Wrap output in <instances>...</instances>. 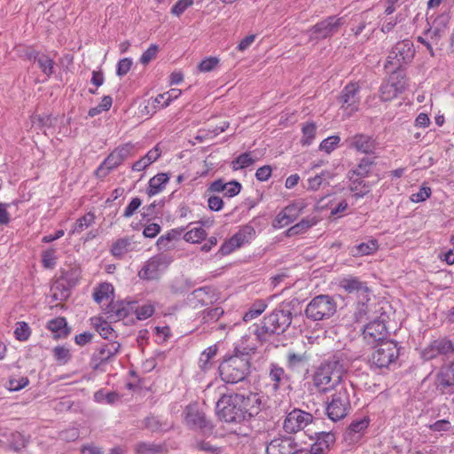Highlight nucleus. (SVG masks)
I'll list each match as a JSON object with an SVG mask.
<instances>
[{
    "label": "nucleus",
    "mask_w": 454,
    "mask_h": 454,
    "mask_svg": "<svg viewBox=\"0 0 454 454\" xmlns=\"http://www.w3.org/2000/svg\"><path fill=\"white\" fill-rule=\"evenodd\" d=\"M360 86L357 82L348 83L338 97L340 108L351 115L357 112L360 105Z\"/></svg>",
    "instance_id": "9d476101"
},
{
    "label": "nucleus",
    "mask_w": 454,
    "mask_h": 454,
    "mask_svg": "<svg viewBox=\"0 0 454 454\" xmlns=\"http://www.w3.org/2000/svg\"><path fill=\"white\" fill-rule=\"evenodd\" d=\"M340 141V137L339 136L328 137L320 143L319 149L330 153L336 148Z\"/></svg>",
    "instance_id": "052dcab7"
},
{
    "label": "nucleus",
    "mask_w": 454,
    "mask_h": 454,
    "mask_svg": "<svg viewBox=\"0 0 454 454\" xmlns=\"http://www.w3.org/2000/svg\"><path fill=\"white\" fill-rule=\"evenodd\" d=\"M370 301V294L358 298L356 310L354 312V318L356 322H362L368 318V301Z\"/></svg>",
    "instance_id": "a19ab883"
},
{
    "label": "nucleus",
    "mask_w": 454,
    "mask_h": 454,
    "mask_svg": "<svg viewBox=\"0 0 454 454\" xmlns=\"http://www.w3.org/2000/svg\"><path fill=\"white\" fill-rule=\"evenodd\" d=\"M161 451V447L153 442H140L135 446L137 454H155Z\"/></svg>",
    "instance_id": "3c124183"
},
{
    "label": "nucleus",
    "mask_w": 454,
    "mask_h": 454,
    "mask_svg": "<svg viewBox=\"0 0 454 454\" xmlns=\"http://www.w3.org/2000/svg\"><path fill=\"white\" fill-rule=\"evenodd\" d=\"M158 51L159 46L156 44H151L150 47L145 51L140 57V62L143 65H147L150 61L156 58Z\"/></svg>",
    "instance_id": "69168bd1"
},
{
    "label": "nucleus",
    "mask_w": 454,
    "mask_h": 454,
    "mask_svg": "<svg viewBox=\"0 0 454 454\" xmlns=\"http://www.w3.org/2000/svg\"><path fill=\"white\" fill-rule=\"evenodd\" d=\"M435 385L442 394L454 391V364L441 368L436 375Z\"/></svg>",
    "instance_id": "f3484780"
},
{
    "label": "nucleus",
    "mask_w": 454,
    "mask_h": 454,
    "mask_svg": "<svg viewBox=\"0 0 454 454\" xmlns=\"http://www.w3.org/2000/svg\"><path fill=\"white\" fill-rule=\"evenodd\" d=\"M121 343L118 341H109L98 347L90 357V367L98 370L103 364L113 360V358L120 352Z\"/></svg>",
    "instance_id": "9b49d317"
},
{
    "label": "nucleus",
    "mask_w": 454,
    "mask_h": 454,
    "mask_svg": "<svg viewBox=\"0 0 454 454\" xmlns=\"http://www.w3.org/2000/svg\"><path fill=\"white\" fill-rule=\"evenodd\" d=\"M14 334L17 340L21 341L27 340L31 334L29 325L26 322H18L16 325Z\"/></svg>",
    "instance_id": "bf43d9fd"
},
{
    "label": "nucleus",
    "mask_w": 454,
    "mask_h": 454,
    "mask_svg": "<svg viewBox=\"0 0 454 454\" xmlns=\"http://www.w3.org/2000/svg\"><path fill=\"white\" fill-rule=\"evenodd\" d=\"M169 176L167 173H159L152 177L148 182V187L146 193L149 197H153L165 189V185L168 184Z\"/></svg>",
    "instance_id": "c756f323"
},
{
    "label": "nucleus",
    "mask_w": 454,
    "mask_h": 454,
    "mask_svg": "<svg viewBox=\"0 0 454 454\" xmlns=\"http://www.w3.org/2000/svg\"><path fill=\"white\" fill-rule=\"evenodd\" d=\"M387 81L391 83L400 93H403L406 89V80L405 74L400 67L395 68V71L391 73Z\"/></svg>",
    "instance_id": "c03bdc74"
},
{
    "label": "nucleus",
    "mask_w": 454,
    "mask_h": 454,
    "mask_svg": "<svg viewBox=\"0 0 454 454\" xmlns=\"http://www.w3.org/2000/svg\"><path fill=\"white\" fill-rule=\"evenodd\" d=\"M294 447H298V444L293 437L281 436L267 444L266 454H291Z\"/></svg>",
    "instance_id": "aec40b11"
},
{
    "label": "nucleus",
    "mask_w": 454,
    "mask_h": 454,
    "mask_svg": "<svg viewBox=\"0 0 454 454\" xmlns=\"http://www.w3.org/2000/svg\"><path fill=\"white\" fill-rule=\"evenodd\" d=\"M303 207L300 203H292L281 210L276 216L275 227L282 228L294 222L301 214Z\"/></svg>",
    "instance_id": "b1692460"
},
{
    "label": "nucleus",
    "mask_w": 454,
    "mask_h": 454,
    "mask_svg": "<svg viewBox=\"0 0 454 454\" xmlns=\"http://www.w3.org/2000/svg\"><path fill=\"white\" fill-rule=\"evenodd\" d=\"M29 384L27 377H20L19 379L10 378L5 385L10 391H19Z\"/></svg>",
    "instance_id": "13d9d810"
},
{
    "label": "nucleus",
    "mask_w": 454,
    "mask_h": 454,
    "mask_svg": "<svg viewBox=\"0 0 454 454\" xmlns=\"http://www.w3.org/2000/svg\"><path fill=\"white\" fill-rule=\"evenodd\" d=\"M348 147L362 153L370 154L375 150V141L372 137L364 134H356L348 139Z\"/></svg>",
    "instance_id": "393cba45"
},
{
    "label": "nucleus",
    "mask_w": 454,
    "mask_h": 454,
    "mask_svg": "<svg viewBox=\"0 0 454 454\" xmlns=\"http://www.w3.org/2000/svg\"><path fill=\"white\" fill-rule=\"evenodd\" d=\"M194 0H178L171 8V13L176 16L183 14L187 8L192 6Z\"/></svg>",
    "instance_id": "338daca9"
},
{
    "label": "nucleus",
    "mask_w": 454,
    "mask_h": 454,
    "mask_svg": "<svg viewBox=\"0 0 454 454\" xmlns=\"http://www.w3.org/2000/svg\"><path fill=\"white\" fill-rule=\"evenodd\" d=\"M145 427L153 433L166 432L172 427V424L162 420L160 417L148 416L145 419Z\"/></svg>",
    "instance_id": "473e14b6"
},
{
    "label": "nucleus",
    "mask_w": 454,
    "mask_h": 454,
    "mask_svg": "<svg viewBox=\"0 0 454 454\" xmlns=\"http://www.w3.org/2000/svg\"><path fill=\"white\" fill-rule=\"evenodd\" d=\"M135 249L134 242L129 237L115 240L110 249L112 255L117 259H122L124 255Z\"/></svg>",
    "instance_id": "c85d7f7f"
},
{
    "label": "nucleus",
    "mask_w": 454,
    "mask_h": 454,
    "mask_svg": "<svg viewBox=\"0 0 454 454\" xmlns=\"http://www.w3.org/2000/svg\"><path fill=\"white\" fill-rule=\"evenodd\" d=\"M399 348L396 341L386 340L377 344L369 357L371 369H388L396 363Z\"/></svg>",
    "instance_id": "423d86ee"
},
{
    "label": "nucleus",
    "mask_w": 454,
    "mask_h": 454,
    "mask_svg": "<svg viewBox=\"0 0 454 454\" xmlns=\"http://www.w3.org/2000/svg\"><path fill=\"white\" fill-rule=\"evenodd\" d=\"M255 236V230L252 225L243 226L236 234L232 236V242L236 247H241L248 243Z\"/></svg>",
    "instance_id": "72a5a7b5"
},
{
    "label": "nucleus",
    "mask_w": 454,
    "mask_h": 454,
    "mask_svg": "<svg viewBox=\"0 0 454 454\" xmlns=\"http://www.w3.org/2000/svg\"><path fill=\"white\" fill-rule=\"evenodd\" d=\"M345 372L344 364L337 355L325 360L317 368L313 374V384L320 394H326L331 390H336L339 386L348 383L342 380Z\"/></svg>",
    "instance_id": "f03ea898"
},
{
    "label": "nucleus",
    "mask_w": 454,
    "mask_h": 454,
    "mask_svg": "<svg viewBox=\"0 0 454 454\" xmlns=\"http://www.w3.org/2000/svg\"><path fill=\"white\" fill-rule=\"evenodd\" d=\"M133 310L138 320H145L153 315L154 307L151 304H144L141 306H137L136 304Z\"/></svg>",
    "instance_id": "6e6d98bb"
},
{
    "label": "nucleus",
    "mask_w": 454,
    "mask_h": 454,
    "mask_svg": "<svg viewBox=\"0 0 454 454\" xmlns=\"http://www.w3.org/2000/svg\"><path fill=\"white\" fill-rule=\"evenodd\" d=\"M314 416L299 408H294L287 412L283 421V430L288 434H294L304 431L314 421Z\"/></svg>",
    "instance_id": "6e6552de"
},
{
    "label": "nucleus",
    "mask_w": 454,
    "mask_h": 454,
    "mask_svg": "<svg viewBox=\"0 0 454 454\" xmlns=\"http://www.w3.org/2000/svg\"><path fill=\"white\" fill-rule=\"evenodd\" d=\"M251 356L248 352L235 348L234 355L224 359L219 365L220 376L227 384L243 383L250 374Z\"/></svg>",
    "instance_id": "20e7f679"
},
{
    "label": "nucleus",
    "mask_w": 454,
    "mask_h": 454,
    "mask_svg": "<svg viewBox=\"0 0 454 454\" xmlns=\"http://www.w3.org/2000/svg\"><path fill=\"white\" fill-rule=\"evenodd\" d=\"M374 161L369 158L361 159L357 166L348 172V175L357 177H366L372 170Z\"/></svg>",
    "instance_id": "ea45409f"
},
{
    "label": "nucleus",
    "mask_w": 454,
    "mask_h": 454,
    "mask_svg": "<svg viewBox=\"0 0 454 454\" xmlns=\"http://www.w3.org/2000/svg\"><path fill=\"white\" fill-rule=\"evenodd\" d=\"M132 59L130 58H124L119 60L116 67V74L120 77L126 75L132 67Z\"/></svg>",
    "instance_id": "0e129e2a"
},
{
    "label": "nucleus",
    "mask_w": 454,
    "mask_h": 454,
    "mask_svg": "<svg viewBox=\"0 0 454 454\" xmlns=\"http://www.w3.org/2000/svg\"><path fill=\"white\" fill-rule=\"evenodd\" d=\"M46 327L53 333L54 339H65L71 333V328L67 325V319L63 317L49 320Z\"/></svg>",
    "instance_id": "bb28decb"
},
{
    "label": "nucleus",
    "mask_w": 454,
    "mask_h": 454,
    "mask_svg": "<svg viewBox=\"0 0 454 454\" xmlns=\"http://www.w3.org/2000/svg\"><path fill=\"white\" fill-rule=\"evenodd\" d=\"M364 337L369 342L385 341L384 339L387 335V330L382 320H373L367 324L364 328Z\"/></svg>",
    "instance_id": "412c9836"
},
{
    "label": "nucleus",
    "mask_w": 454,
    "mask_h": 454,
    "mask_svg": "<svg viewBox=\"0 0 454 454\" xmlns=\"http://www.w3.org/2000/svg\"><path fill=\"white\" fill-rule=\"evenodd\" d=\"M113 292V286L108 283L100 284L99 286L95 290L93 297L95 301L98 303L102 302L105 299L109 297V294Z\"/></svg>",
    "instance_id": "5fc2aeb1"
},
{
    "label": "nucleus",
    "mask_w": 454,
    "mask_h": 454,
    "mask_svg": "<svg viewBox=\"0 0 454 454\" xmlns=\"http://www.w3.org/2000/svg\"><path fill=\"white\" fill-rule=\"evenodd\" d=\"M268 378L271 388L275 392L291 382V376L286 372L282 366L276 363H271L269 365Z\"/></svg>",
    "instance_id": "a211bd4d"
},
{
    "label": "nucleus",
    "mask_w": 454,
    "mask_h": 454,
    "mask_svg": "<svg viewBox=\"0 0 454 454\" xmlns=\"http://www.w3.org/2000/svg\"><path fill=\"white\" fill-rule=\"evenodd\" d=\"M317 127L314 123H307L302 128V139L301 143L303 145H309L316 136Z\"/></svg>",
    "instance_id": "4d7b16f0"
},
{
    "label": "nucleus",
    "mask_w": 454,
    "mask_h": 454,
    "mask_svg": "<svg viewBox=\"0 0 454 454\" xmlns=\"http://www.w3.org/2000/svg\"><path fill=\"white\" fill-rule=\"evenodd\" d=\"M336 310L337 304L334 299L327 294H320L308 303L305 316L313 321H321L333 317Z\"/></svg>",
    "instance_id": "0eeeda50"
},
{
    "label": "nucleus",
    "mask_w": 454,
    "mask_h": 454,
    "mask_svg": "<svg viewBox=\"0 0 454 454\" xmlns=\"http://www.w3.org/2000/svg\"><path fill=\"white\" fill-rule=\"evenodd\" d=\"M55 360L60 364H66L71 359L70 350L64 346H57L52 349Z\"/></svg>",
    "instance_id": "864d4df0"
},
{
    "label": "nucleus",
    "mask_w": 454,
    "mask_h": 454,
    "mask_svg": "<svg viewBox=\"0 0 454 454\" xmlns=\"http://www.w3.org/2000/svg\"><path fill=\"white\" fill-rule=\"evenodd\" d=\"M170 259L165 254H157L151 257L138 271L141 279H157L162 270L168 268Z\"/></svg>",
    "instance_id": "f8f14e48"
},
{
    "label": "nucleus",
    "mask_w": 454,
    "mask_h": 454,
    "mask_svg": "<svg viewBox=\"0 0 454 454\" xmlns=\"http://www.w3.org/2000/svg\"><path fill=\"white\" fill-rule=\"evenodd\" d=\"M255 162V160L252 157L250 152H247L239 155L236 159H234L231 165V168L234 171L246 168Z\"/></svg>",
    "instance_id": "a18cd8bd"
},
{
    "label": "nucleus",
    "mask_w": 454,
    "mask_h": 454,
    "mask_svg": "<svg viewBox=\"0 0 454 454\" xmlns=\"http://www.w3.org/2000/svg\"><path fill=\"white\" fill-rule=\"evenodd\" d=\"M56 250L53 248L47 249L42 254V263L46 269H52L56 265Z\"/></svg>",
    "instance_id": "680f3d73"
},
{
    "label": "nucleus",
    "mask_w": 454,
    "mask_h": 454,
    "mask_svg": "<svg viewBox=\"0 0 454 454\" xmlns=\"http://www.w3.org/2000/svg\"><path fill=\"white\" fill-rule=\"evenodd\" d=\"M207 236L206 231L201 227H196L187 231L184 235V239L187 242L198 243L203 240Z\"/></svg>",
    "instance_id": "603ef678"
},
{
    "label": "nucleus",
    "mask_w": 454,
    "mask_h": 454,
    "mask_svg": "<svg viewBox=\"0 0 454 454\" xmlns=\"http://www.w3.org/2000/svg\"><path fill=\"white\" fill-rule=\"evenodd\" d=\"M27 57L30 60L36 61L41 71L48 77L53 74L54 61L49 56L32 51Z\"/></svg>",
    "instance_id": "7c9ffc66"
},
{
    "label": "nucleus",
    "mask_w": 454,
    "mask_h": 454,
    "mask_svg": "<svg viewBox=\"0 0 454 454\" xmlns=\"http://www.w3.org/2000/svg\"><path fill=\"white\" fill-rule=\"evenodd\" d=\"M95 221V215L91 212L85 214L83 216L80 217L76 220L75 223L73 226L70 234L81 233L86 228L90 226Z\"/></svg>",
    "instance_id": "49530a36"
},
{
    "label": "nucleus",
    "mask_w": 454,
    "mask_h": 454,
    "mask_svg": "<svg viewBox=\"0 0 454 454\" xmlns=\"http://www.w3.org/2000/svg\"><path fill=\"white\" fill-rule=\"evenodd\" d=\"M28 440L20 432H12L9 438V447L14 451H20L24 449Z\"/></svg>",
    "instance_id": "de8ad7c7"
},
{
    "label": "nucleus",
    "mask_w": 454,
    "mask_h": 454,
    "mask_svg": "<svg viewBox=\"0 0 454 454\" xmlns=\"http://www.w3.org/2000/svg\"><path fill=\"white\" fill-rule=\"evenodd\" d=\"M184 231V229H172L169 231H168L166 234L161 235L157 242L156 246L159 247V249H166L168 247V244L171 241L179 239L180 236L182 235Z\"/></svg>",
    "instance_id": "79ce46f5"
},
{
    "label": "nucleus",
    "mask_w": 454,
    "mask_h": 454,
    "mask_svg": "<svg viewBox=\"0 0 454 454\" xmlns=\"http://www.w3.org/2000/svg\"><path fill=\"white\" fill-rule=\"evenodd\" d=\"M91 322L96 331L102 338L112 339L115 336L114 330L107 321L102 319L101 317H93L91 318Z\"/></svg>",
    "instance_id": "c9c22d12"
},
{
    "label": "nucleus",
    "mask_w": 454,
    "mask_h": 454,
    "mask_svg": "<svg viewBox=\"0 0 454 454\" xmlns=\"http://www.w3.org/2000/svg\"><path fill=\"white\" fill-rule=\"evenodd\" d=\"M431 193L432 191L430 187L421 186L418 192L411 195V200L415 203L423 202L431 196Z\"/></svg>",
    "instance_id": "e2e57ef3"
},
{
    "label": "nucleus",
    "mask_w": 454,
    "mask_h": 454,
    "mask_svg": "<svg viewBox=\"0 0 454 454\" xmlns=\"http://www.w3.org/2000/svg\"><path fill=\"white\" fill-rule=\"evenodd\" d=\"M316 442L311 444L309 449L301 448L302 454H327L331 447L335 442V435L332 432L315 433Z\"/></svg>",
    "instance_id": "2eb2a0df"
},
{
    "label": "nucleus",
    "mask_w": 454,
    "mask_h": 454,
    "mask_svg": "<svg viewBox=\"0 0 454 454\" xmlns=\"http://www.w3.org/2000/svg\"><path fill=\"white\" fill-rule=\"evenodd\" d=\"M135 301H112L106 308L108 318L114 321L122 320L130 315L135 309Z\"/></svg>",
    "instance_id": "6ab92c4d"
},
{
    "label": "nucleus",
    "mask_w": 454,
    "mask_h": 454,
    "mask_svg": "<svg viewBox=\"0 0 454 454\" xmlns=\"http://www.w3.org/2000/svg\"><path fill=\"white\" fill-rule=\"evenodd\" d=\"M350 190L355 192L356 198H363L370 192L369 184L364 181V177H357L348 175Z\"/></svg>",
    "instance_id": "f704fd0d"
},
{
    "label": "nucleus",
    "mask_w": 454,
    "mask_h": 454,
    "mask_svg": "<svg viewBox=\"0 0 454 454\" xmlns=\"http://www.w3.org/2000/svg\"><path fill=\"white\" fill-rule=\"evenodd\" d=\"M267 308V304L263 300L255 301L249 309L244 314L243 321L249 322L259 317Z\"/></svg>",
    "instance_id": "37998d69"
},
{
    "label": "nucleus",
    "mask_w": 454,
    "mask_h": 454,
    "mask_svg": "<svg viewBox=\"0 0 454 454\" xmlns=\"http://www.w3.org/2000/svg\"><path fill=\"white\" fill-rule=\"evenodd\" d=\"M217 350V346L212 345L200 354L199 366L202 371H208L212 368L213 363L211 360L216 356Z\"/></svg>",
    "instance_id": "e433bc0d"
},
{
    "label": "nucleus",
    "mask_w": 454,
    "mask_h": 454,
    "mask_svg": "<svg viewBox=\"0 0 454 454\" xmlns=\"http://www.w3.org/2000/svg\"><path fill=\"white\" fill-rule=\"evenodd\" d=\"M368 426L369 419L366 418L353 421L344 434L345 441L349 443L358 442Z\"/></svg>",
    "instance_id": "a878e982"
},
{
    "label": "nucleus",
    "mask_w": 454,
    "mask_h": 454,
    "mask_svg": "<svg viewBox=\"0 0 454 454\" xmlns=\"http://www.w3.org/2000/svg\"><path fill=\"white\" fill-rule=\"evenodd\" d=\"M219 59L215 57H209L203 59L198 66V68L200 72L206 73L210 72L215 69V67L218 65Z\"/></svg>",
    "instance_id": "774afa93"
},
{
    "label": "nucleus",
    "mask_w": 454,
    "mask_h": 454,
    "mask_svg": "<svg viewBox=\"0 0 454 454\" xmlns=\"http://www.w3.org/2000/svg\"><path fill=\"white\" fill-rule=\"evenodd\" d=\"M415 54L413 43L411 41L405 39L395 43L389 52L385 67H393L398 68L403 63L411 61Z\"/></svg>",
    "instance_id": "1a4fd4ad"
},
{
    "label": "nucleus",
    "mask_w": 454,
    "mask_h": 454,
    "mask_svg": "<svg viewBox=\"0 0 454 454\" xmlns=\"http://www.w3.org/2000/svg\"><path fill=\"white\" fill-rule=\"evenodd\" d=\"M399 94L401 93L387 80L380 87V98L382 101H390Z\"/></svg>",
    "instance_id": "09e8293b"
},
{
    "label": "nucleus",
    "mask_w": 454,
    "mask_h": 454,
    "mask_svg": "<svg viewBox=\"0 0 454 454\" xmlns=\"http://www.w3.org/2000/svg\"><path fill=\"white\" fill-rule=\"evenodd\" d=\"M344 23V17L333 15L315 24L310 31L317 35V38L325 39L338 33Z\"/></svg>",
    "instance_id": "4468645a"
},
{
    "label": "nucleus",
    "mask_w": 454,
    "mask_h": 454,
    "mask_svg": "<svg viewBox=\"0 0 454 454\" xmlns=\"http://www.w3.org/2000/svg\"><path fill=\"white\" fill-rule=\"evenodd\" d=\"M454 352V347L450 340L441 338L431 341L421 352L425 360H432L440 355H448Z\"/></svg>",
    "instance_id": "dca6fc26"
},
{
    "label": "nucleus",
    "mask_w": 454,
    "mask_h": 454,
    "mask_svg": "<svg viewBox=\"0 0 454 454\" xmlns=\"http://www.w3.org/2000/svg\"><path fill=\"white\" fill-rule=\"evenodd\" d=\"M310 359L307 351H297L294 348L288 349L286 355V365L291 372H300L307 366Z\"/></svg>",
    "instance_id": "5701e85b"
},
{
    "label": "nucleus",
    "mask_w": 454,
    "mask_h": 454,
    "mask_svg": "<svg viewBox=\"0 0 454 454\" xmlns=\"http://www.w3.org/2000/svg\"><path fill=\"white\" fill-rule=\"evenodd\" d=\"M160 156V152L159 147L156 145L155 147L151 149L145 156H143L141 159L134 162L131 168L133 171H142L145 169L148 166H150L152 163L156 161Z\"/></svg>",
    "instance_id": "2f4dec72"
},
{
    "label": "nucleus",
    "mask_w": 454,
    "mask_h": 454,
    "mask_svg": "<svg viewBox=\"0 0 454 454\" xmlns=\"http://www.w3.org/2000/svg\"><path fill=\"white\" fill-rule=\"evenodd\" d=\"M184 420L191 429L211 430L212 426L207 419L205 413L200 409L198 403L187 405L184 411Z\"/></svg>",
    "instance_id": "ddd939ff"
},
{
    "label": "nucleus",
    "mask_w": 454,
    "mask_h": 454,
    "mask_svg": "<svg viewBox=\"0 0 454 454\" xmlns=\"http://www.w3.org/2000/svg\"><path fill=\"white\" fill-rule=\"evenodd\" d=\"M261 397L257 393H232L220 397L215 411L220 420L239 424L256 416L261 411Z\"/></svg>",
    "instance_id": "f257e3e1"
},
{
    "label": "nucleus",
    "mask_w": 454,
    "mask_h": 454,
    "mask_svg": "<svg viewBox=\"0 0 454 454\" xmlns=\"http://www.w3.org/2000/svg\"><path fill=\"white\" fill-rule=\"evenodd\" d=\"M123 160L113 151L96 169V176L100 178L106 177L113 169L120 166Z\"/></svg>",
    "instance_id": "cd10ccee"
},
{
    "label": "nucleus",
    "mask_w": 454,
    "mask_h": 454,
    "mask_svg": "<svg viewBox=\"0 0 454 454\" xmlns=\"http://www.w3.org/2000/svg\"><path fill=\"white\" fill-rule=\"evenodd\" d=\"M339 286L348 294H356L357 298L370 294V289L366 283L361 281L357 277L347 276L340 280Z\"/></svg>",
    "instance_id": "4be33fe9"
},
{
    "label": "nucleus",
    "mask_w": 454,
    "mask_h": 454,
    "mask_svg": "<svg viewBox=\"0 0 454 454\" xmlns=\"http://www.w3.org/2000/svg\"><path fill=\"white\" fill-rule=\"evenodd\" d=\"M379 248V245L376 239H371L367 242L360 243L352 248V254L354 256H363L372 254L376 252Z\"/></svg>",
    "instance_id": "4c0bfd02"
},
{
    "label": "nucleus",
    "mask_w": 454,
    "mask_h": 454,
    "mask_svg": "<svg viewBox=\"0 0 454 454\" xmlns=\"http://www.w3.org/2000/svg\"><path fill=\"white\" fill-rule=\"evenodd\" d=\"M354 389L350 384L339 386L326 403L327 417L333 421L344 419L351 410L350 394Z\"/></svg>",
    "instance_id": "39448f33"
},
{
    "label": "nucleus",
    "mask_w": 454,
    "mask_h": 454,
    "mask_svg": "<svg viewBox=\"0 0 454 454\" xmlns=\"http://www.w3.org/2000/svg\"><path fill=\"white\" fill-rule=\"evenodd\" d=\"M223 315V309L221 307H215L205 309L201 315V321L204 324L216 322Z\"/></svg>",
    "instance_id": "8fccbe9b"
},
{
    "label": "nucleus",
    "mask_w": 454,
    "mask_h": 454,
    "mask_svg": "<svg viewBox=\"0 0 454 454\" xmlns=\"http://www.w3.org/2000/svg\"><path fill=\"white\" fill-rule=\"evenodd\" d=\"M290 302H282L270 314L263 317L260 325H256L254 334L260 340L268 337L284 333L293 320V311Z\"/></svg>",
    "instance_id": "7ed1b4c3"
},
{
    "label": "nucleus",
    "mask_w": 454,
    "mask_h": 454,
    "mask_svg": "<svg viewBox=\"0 0 454 454\" xmlns=\"http://www.w3.org/2000/svg\"><path fill=\"white\" fill-rule=\"evenodd\" d=\"M316 221L311 218H303L298 223L293 225L286 231V237H293L295 235L302 234L306 232L309 228L316 224Z\"/></svg>",
    "instance_id": "58836bf2"
}]
</instances>
